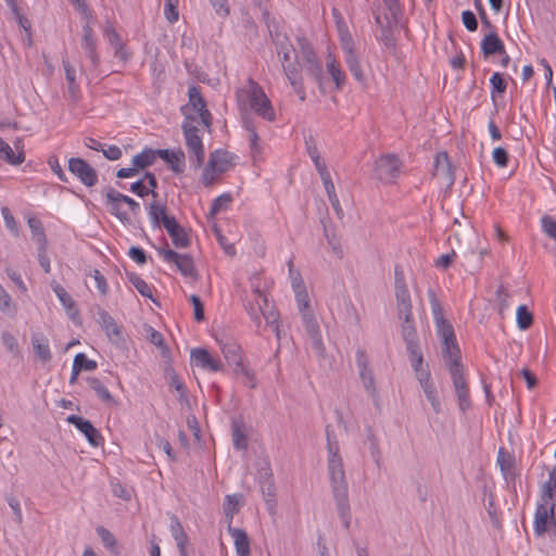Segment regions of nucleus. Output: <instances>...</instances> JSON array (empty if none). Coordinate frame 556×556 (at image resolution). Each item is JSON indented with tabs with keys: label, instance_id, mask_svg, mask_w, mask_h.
<instances>
[{
	"label": "nucleus",
	"instance_id": "nucleus-1",
	"mask_svg": "<svg viewBox=\"0 0 556 556\" xmlns=\"http://www.w3.org/2000/svg\"><path fill=\"white\" fill-rule=\"evenodd\" d=\"M327 448V469L336 501V506L343 527L348 530L351 525V508L349 502V486L345 477L343 458L337 435L330 425L325 428Z\"/></svg>",
	"mask_w": 556,
	"mask_h": 556
},
{
	"label": "nucleus",
	"instance_id": "nucleus-2",
	"mask_svg": "<svg viewBox=\"0 0 556 556\" xmlns=\"http://www.w3.org/2000/svg\"><path fill=\"white\" fill-rule=\"evenodd\" d=\"M396 312L401 323V336L406 349L419 346V338L413 316L410 293L401 265L394 267Z\"/></svg>",
	"mask_w": 556,
	"mask_h": 556
},
{
	"label": "nucleus",
	"instance_id": "nucleus-3",
	"mask_svg": "<svg viewBox=\"0 0 556 556\" xmlns=\"http://www.w3.org/2000/svg\"><path fill=\"white\" fill-rule=\"evenodd\" d=\"M181 114L185 119L181 124L185 142L190 153V161L195 168H200L203 165L205 159L204 146L202 138L199 136V129L193 125L197 122V116L188 114V105L180 108Z\"/></svg>",
	"mask_w": 556,
	"mask_h": 556
},
{
	"label": "nucleus",
	"instance_id": "nucleus-4",
	"mask_svg": "<svg viewBox=\"0 0 556 556\" xmlns=\"http://www.w3.org/2000/svg\"><path fill=\"white\" fill-rule=\"evenodd\" d=\"M243 96L249 99L251 109L258 116L268 122L275 121L276 114L270 100L265 94L263 88L251 77L248 79V87L237 91L239 103H241Z\"/></svg>",
	"mask_w": 556,
	"mask_h": 556
},
{
	"label": "nucleus",
	"instance_id": "nucleus-5",
	"mask_svg": "<svg viewBox=\"0 0 556 556\" xmlns=\"http://www.w3.org/2000/svg\"><path fill=\"white\" fill-rule=\"evenodd\" d=\"M300 54L303 61V67L307 75H309L317 84L320 89H323L324 84V75H323V66L317 59L315 50L307 38L298 37L296 38Z\"/></svg>",
	"mask_w": 556,
	"mask_h": 556
},
{
	"label": "nucleus",
	"instance_id": "nucleus-6",
	"mask_svg": "<svg viewBox=\"0 0 556 556\" xmlns=\"http://www.w3.org/2000/svg\"><path fill=\"white\" fill-rule=\"evenodd\" d=\"M157 253L163 257L166 263H173L177 269L185 277H190L194 280L199 278L194 262L191 255L180 254L172 249L159 248Z\"/></svg>",
	"mask_w": 556,
	"mask_h": 556
},
{
	"label": "nucleus",
	"instance_id": "nucleus-7",
	"mask_svg": "<svg viewBox=\"0 0 556 556\" xmlns=\"http://www.w3.org/2000/svg\"><path fill=\"white\" fill-rule=\"evenodd\" d=\"M428 296L438 337L441 339V341H446L456 337L452 324L444 317L443 307L438 300L435 292L429 289Z\"/></svg>",
	"mask_w": 556,
	"mask_h": 556
},
{
	"label": "nucleus",
	"instance_id": "nucleus-8",
	"mask_svg": "<svg viewBox=\"0 0 556 556\" xmlns=\"http://www.w3.org/2000/svg\"><path fill=\"white\" fill-rule=\"evenodd\" d=\"M356 365L364 389L372 397L375 405H378V392L376 389L374 372L369 366L368 357L363 349L356 351Z\"/></svg>",
	"mask_w": 556,
	"mask_h": 556
},
{
	"label": "nucleus",
	"instance_id": "nucleus-9",
	"mask_svg": "<svg viewBox=\"0 0 556 556\" xmlns=\"http://www.w3.org/2000/svg\"><path fill=\"white\" fill-rule=\"evenodd\" d=\"M68 170L88 188L96 186L98 182L97 170L81 157H71L68 160Z\"/></svg>",
	"mask_w": 556,
	"mask_h": 556
},
{
	"label": "nucleus",
	"instance_id": "nucleus-10",
	"mask_svg": "<svg viewBox=\"0 0 556 556\" xmlns=\"http://www.w3.org/2000/svg\"><path fill=\"white\" fill-rule=\"evenodd\" d=\"M555 502L547 505V502L541 503L536 506L534 514L533 531L536 536L543 535L555 523Z\"/></svg>",
	"mask_w": 556,
	"mask_h": 556
},
{
	"label": "nucleus",
	"instance_id": "nucleus-11",
	"mask_svg": "<svg viewBox=\"0 0 556 556\" xmlns=\"http://www.w3.org/2000/svg\"><path fill=\"white\" fill-rule=\"evenodd\" d=\"M456 393L458 407L465 413L471 406L469 387L464 378V367L448 370Z\"/></svg>",
	"mask_w": 556,
	"mask_h": 556
},
{
	"label": "nucleus",
	"instance_id": "nucleus-12",
	"mask_svg": "<svg viewBox=\"0 0 556 556\" xmlns=\"http://www.w3.org/2000/svg\"><path fill=\"white\" fill-rule=\"evenodd\" d=\"M66 421L75 426V428L85 435L90 445L98 447L103 444L104 439L101 432L91 424L90 420L78 415H70L67 416Z\"/></svg>",
	"mask_w": 556,
	"mask_h": 556
},
{
	"label": "nucleus",
	"instance_id": "nucleus-13",
	"mask_svg": "<svg viewBox=\"0 0 556 556\" xmlns=\"http://www.w3.org/2000/svg\"><path fill=\"white\" fill-rule=\"evenodd\" d=\"M301 315H302L303 326L312 341L313 349L317 352L318 355H324L325 346H324V342H323V337H321V332L319 329V324H318L313 311L304 312Z\"/></svg>",
	"mask_w": 556,
	"mask_h": 556
},
{
	"label": "nucleus",
	"instance_id": "nucleus-14",
	"mask_svg": "<svg viewBox=\"0 0 556 556\" xmlns=\"http://www.w3.org/2000/svg\"><path fill=\"white\" fill-rule=\"evenodd\" d=\"M253 292L255 294V306L266 320V324L273 327L277 338L279 339L280 333L278 324V312L275 311L274 307L269 305L268 298L264 292L260 291L258 289H255Z\"/></svg>",
	"mask_w": 556,
	"mask_h": 556
},
{
	"label": "nucleus",
	"instance_id": "nucleus-15",
	"mask_svg": "<svg viewBox=\"0 0 556 556\" xmlns=\"http://www.w3.org/2000/svg\"><path fill=\"white\" fill-rule=\"evenodd\" d=\"M401 161L394 154H387L381 156L376 162L377 176L382 181H390L400 172Z\"/></svg>",
	"mask_w": 556,
	"mask_h": 556
},
{
	"label": "nucleus",
	"instance_id": "nucleus-16",
	"mask_svg": "<svg viewBox=\"0 0 556 556\" xmlns=\"http://www.w3.org/2000/svg\"><path fill=\"white\" fill-rule=\"evenodd\" d=\"M98 324L108 336L109 340L115 344L119 343L122 338V328L114 318L104 308L97 306Z\"/></svg>",
	"mask_w": 556,
	"mask_h": 556
},
{
	"label": "nucleus",
	"instance_id": "nucleus-17",
	"mask_svg": "<svg viewBox=\"0 0 556 556\" xmlns=\"http://www.w3.org/2000/svg\"><path fill=\"white\" fill-rule=\"evenodd\" d=\"M433 175L445 181L446 187L451 188L455 181L454 166L452 165L446 152H439L434 160Z\"/></svg>",
	"mask_w": 556,
	"mask_h": 556
},
{
	"label": "nucleus",
	"instance_id": "nucleus-18",
	"mask_svg": "<svg viewBox=\"0 0 556 556\" xmlns=\"http://www.w3.org/2000/svg\"><path fill=\"white\" fill-rule=\"evenodd\" d=\"M81 48L90 60V68L96 70L100 64V56L97 52L96 36L89 23L83 26Z\"/></svg>",
	"mask_w": 556,
	"mask_h": 556
},
{
	"label": "nucleus",
	"instance_id": "nucleus-19",
	"mask_svg": "<svg viewBox=\"0 0 556 556\" xmlns=\"http://www.w3.org/2000/svg\"><path fill=\"white\" fill-rule=\"evenodd\" d=\"M191 362L197 367L210 369L211 371H220L223 364L219 359L214 358L204 348H194L190 352Z\"/></svg>",
	"mask_w": 556,
	"mask_h": 556
},
{
	"label": "nucleus",
	"instance_id": "nucleus-20",
	"mask_svg": "<svg viewBox=\"0 0 556 556\" xmlns=\"http://www.w3.org/2000/svg\"><path fill=\"white\" fill-rule=\"evenodd\" d=\"M480 47L484 59L505 53L504 42L495 31V27L488 29V34L482 38Z\"/></svg>",
	"mask_w": 556,
	"mask_h": 556
},
{
	"label": "nucleus",
	"instance_id": "nucleus-21",
	"mask_svg": "<svg viewBox=\"0 0 556 556\" xmlns=\"http://www.w3.org/2000/svg\"><path fill=\"white\" fill-rule=\"evenodd\" d=\"M442 342V356L446 362L447 369H456L464 367L462 364V352L457 343L456 337Z\"/></svg>",
	"mask_w": 556,
	"mask_h": 556
},
{
	"label": "nucleus",
	"instance_id": "nucleus-22",
	"mask_svg": "<svg viewBox=\"0 0 556 556\" xmlns=\"http://www.w3.org/2000/svg\"><path fill=\"white\" fill-rule=\"evenodd\" d=\"M165 230L172 239L175 248L186 249L191 244V239L186 229L177 222V219L165 220Z\"/></svg>",
	"mask_w": 556,
	"mask_h": 556
},
{
	"label": "nucleus",
	"instance_id": "nucleus-23",
	"mask_svg": "<svg viewBox=\"0 0 556 556\" xmlns=\"http://www.w3.org/2000/svg\"><path fill=\"white\" fill-rule=\"evenodd\" d=\"M281 65H282L285 75L288 78L293 90L299 96L300 100L304 101L306 98V94H305V90H304V86H303V78L301 75V71L299 70L296 63L282 62Z\"/></svg>",
	"mask_w": 556,
	"mask_h": 556
},
{
	"label": "nucleus",
	"instance_id": "nucleus-24",
	"mask_svg": "<svg viewBox=\"0 0 556 556\" xmlns=\"http://www.w3.org/2000/svg\"><path fill=\"white\" fill-rule=\"evenodd\" d=\"M157 157H161L163 161H165L174 173L180 174L184 172L186 156L181 149H178L177 151L157 149Z\"/></svg>",
	"mask_w": 556,
	"mask_h": 556
},
{
	"label": "nucleus",
	"instance_id": "nucleus-25",
	"mask_svg": "<svg viewBox=\"0 0 556 556\" xmlns=\"http://www.w3.org/2000/svg\"><path fill=\"white\" fill-rule=\"evenodd\" d=\"M51 288L65 308L68 317L72 320H76V318L79 316V311L77 309L73 298L68 294L64 287H62L56 281L51 282Z\"/></svg>",
	"mask_w": 556,
	"mask_h": 556
},
{
	"label": "nucleus",
	"instance_id": "nucleus-26",
	"mask_svg": "<svg viewBox=\"0 0 556 556\" xmlns=\"http://www.w3.org/2000/svg\"><path fill=\"white\" fill-rule=\"evenodd\" d=\"M228 532L233 539L237 556H251L250 539L245 530L228 525Z\"/></svg>",
	"mask_w": 556,
	"mask_h": 556
},
{
	"label": "nucleus",
	"instance_id": "nucleus-27",
	"mask_svg": "<svg viewBox=\"0 0 556 556\" xmlns=\"http://www.w3.org/2000/svg\"><path fill=\"white\" fill-rule=\"evenodd\" d=\"M166 210V205L161 204L156 201V199H153V201L149 205V216L153 227L160 228L161 226H163L165 228V220L176 219L175 216L168 215Z\"/></svg>",
	"mask_w": 556,
	"mask_h": 556
},
{
	"label": "nucleus",
	"instance_id": "nucleus-28",
	"mask_svg": "<svg viewBox=\"0 0 556 556\" xmlns=\"http://www.w3.org/2000/svg\"><path fill=\"white\" fill-rule=\"evenodd\" d=\"M271 40L276 47V51L278 55H281V63H288L290 61V53L294 51L292 43L289 38L285 34H280L279 31L269 30Z\"/></svg>",
	"mask_w": 556,
	"mask_h": 556
},
{
	"label": "nucleus",
	"instance_id": "nucleus-29",
	"mask_svg": "<svg viewBox=\"0 0 556 556\" xmlns=\"http://www.w3.org/2000/svg\"><path fill=\"white\" fill-rule=\"evenodd\" d=\"M222 352L229 366L237 369L243 364L242 349L236 342H226L222 345Z\"/></svg>",
	"mask_w": 556,
	"mask_h": 556
},
{
	"label": "nucleus",
	"instance_id": "nucleus-30",
	"mask_svg": "<svg viewBox=\"0 0 556 556\" xmlns=\"http://www.w3.org/2000/svg\"><path fill=\"white\" fill-rule=\"evenodd\" d=\"M112 191H116L114 188L112 187H105L103 189V193L105 195V205L109 207V211L112 215H114L121 223L123 224H130L131 220H130V217L128 215L127 212L125 211H122L121 208V204L124 203L123 201H112L110 200V193Z\"/></svg>",
	"mask_w": 556,
	"mask_h": 556
},
{
	"label": "nucleus",
	"instance_id": "nucleus-31",
	"mask_svg": "<svg viewBox=\"0 0 556 556\" xmlns=\"http://www.w3.org/2000/svg\"><path fill=\"white\" fill-rule=\"evenodd\" d=\"M21 143V139H17L14 142V147L17 150L16 152H14L13 149L7 143V146L0 152V157L10 165L22 164L25 161V153L23 149L20 147Z\"/></svg>",
	"mask_w": 556,
	"mask_h": 556
},
{
	"label": "nucleus",
	"instance_id": "nucleus-32",
	"mask_svg": "<svg viewBox=\"0 0 556 556\" xmlns=\"http://www.w3.org/2000/svg\"><path fill=\"white\" fill-rule=\"evenodd\" d=\"M384 20H386V26H382V29H381V33H380V36H379V40L384 45V47L391 52V53H395L396 51V39L393 35V29H392V23L394 25H396L394 23V18L389 15H384Z\"/></svg>",
	"mask_w": 556,
	"mask_h": 556
},
{
	"label": "nucleus",
	"instance_id": "nucleus-33",
	"mask_svg": "<svg viewBox=\"0 0 556 556\" xmlns=\"http://www.w3.org/2000/svg\"><path fill=\"white\" fill-rule=\"evenodd\" d=\"M344 54V61L351 72V74L354 76V78L359 81V83H364L365 81V74L362 70V66H361V62H359V56L358 54L355 52V49L354 50H349V51H344L343 52Z\"/></svg>",
	"mask_w": 556,
	"mask_h": 556
},
{
	"label": "nucleus",
	"instance_id": "nucleus-34",
	"mask_svg": "<svg viewBox=\"0 0 556 556\" xmlns=\"http://www.w3.org/2000/svg\"><path fill=\"white\" fill-rule=\"evenodd\" d=\"M157 154V149L144 148L140 153L132 157L131 163L139 169H146L155 163Z\"/></svg>",
	"mask_w": 556,
	"mask_h": 556
},
{
	"label": "nucleus",
	"instance_id": "nucleus-35",
	"mask_svg": "<svg viewBox=\"0 0 556 556\" xmlns=\"http://www.w3.org/2000/svg\"><path fill=\"white\" fill-rule=\"evenodd\" d=\"M208 160H214L217 174H223L232 164L233 155L226 150H215L210 154Z\"/></svg>",
	"mask_w": 556,
	"mask_h": 556
},
{
	"label": "nucleus",
	"instance_id": "nucleus-36",
	"mask_svg": "<svg viewBox=\"0 0 556 556\" xmlns=\"http://www.w3.org/2000/svg\"><path fill=\"white\" fill-rule=\"evenodd\" d=\"M31 344L34 348L35 355L41 362L47 363L52 358L49 342L46 337H33Z\"/></svg>",
	"mask_w": 556,
	"mask_h": 556
},
{
	"label": "nucleus",
	"instance_id": "nucleus-37",
	"mask_svg": "<svg viewBox=\"0 0 556 556\" xmlns=\"http://www.w3.org/2000/svg\"><path fill=\"white\" fill-rule=\"evenodd\" d=\"M27 224L31 231V238L37 243V245H48L46 231L41 220L37 217H29Z\"/></svg>",
	"mask_w": 556,
	"mask_h": 556
},
{
	"label": "nucleus",
	"instance_id": "nucleus-38",
	"mask_svg": "<svg viewBox=\"0 0 556 556\" xmlns=\"http://www.w3.org/2000/svg\"><path fill=\"white\" fill-rule=\"evenodd\" d=\"M149 341L160 350V354H161L162 358L165 359L166 363H170V361H172L170 349L165 343L163 334L160 331H157L153 328H150Z\"/></svg>",
	"mask_w": 556,
	"mask_h": 556
},
{
	"label": "nucleus",
	"instance_id": "nucleus-39",
	"mask_svg": "<svg viewBox=\"0 0 556 556\" xmlns=\"http://www.w3.org/2000/svg\"><path fill=\"white\" fill-rule=\"evenodd\" d=\"M326 67L336 85V89H341L345 83V75L331 53L328 55Z\"/></svg>",
	"mask_w": 556,
	"mask_h": 556
},
{
	"label": "nucleus",
	"instance_id": "nucleus-40",
	"mask_svg": "<svg viewBox=\"0 0 556 556\" xmlns=\"http://www.w3.org/2000/svg\"><path fill=\"white\" fill-rule=\"evenodd\" d=\"M87 382L89 387L96 392L97 396L108 404H115L114 397L112 396L109 389L96 377H88Z\"/></svg>",
	"mask_w": 556,
	"mask_h": 556
},
{
	"label": "nucleus",
	"instance_id": "nucleus-41",
	"mask_svg": "<svg viewBox=\"0 0 556 556\" xmlns=\"http://www.w3.org/2000/svg\"><path fill=\"white\" fill-rule=\"evenodd\" d=\"M188 112L190 111V108L198 112L204 108H206V101L203 98L201 93V88L199 86L192 85L188 89Z\"/></svg>",
	"mask_w": 556,
	"mask_h": 556
},
{
	"label": "nucleus",
	"instance_id": "nucleus-42",
	"mask_svg": "<svg viewBox=\"0 0 556 556\" xmlns=\"http://www.w3.org/2000/svg\"><path fill=\"white\" fill-rule=\"evenodd\" d=\"M126 276L129 282L136 288V290L144 298L151 299L153 302H156L153 298L151 287L136 273L126 271Z\"/></svg>",
	"mask_w": 556,
	"mask_h": 556
},
{
	"label": "nucleus",
	"instance_id": "nucleus-43",
	"mask_svg": "<svg viewBox=\"0 0 556 556\" xmlns=\"http://www.w3.org/2000/svg\"><path fill=\"white\" fill-rule=\"evenodd\" d=\"M242 498L241 494H232L227 495L223 505V509L225 513L226 518L228 519V525L231 526L232 518L235 514H237L240 509Z\"/></svg>",
	"mask_w": 556,
	"mask_h": 556
},
{
	"label": "nucleus",
	"instance_id": "nucleus-44",
	"mask_svg": "<svg viewBox=\"0 0 556 556\" xmlns=\"http://www.w3.org/2000/svg\"><path fill=\"white\" fill-rule=\"evenodd\" d=\"M96 531H97L98 535L100 536L103 545L110 551V553L115 556H118L119 548H118L115 535L102 526H99L96 529Z\"/></svg>",
	"mask_w": 556,
	"mask_h": 556
},
{
	"label": "nucleus",
	"instance_id": "nucleus-45",
	"mask_svg": "<svg viewBox=\"0 0 556 556\" xmlns=\"http://www.w3.org/2000/svg\"><path fill=\"white\" fill-rule=\"evenodd\" d=\"M264 501L267 505V508L270 513L275 510L276 507V486L274 480L271 481H263L260 484Z\"/></svg>",
	"mask_w": 556,
	"mask_h": 556
},
{
	"label": "nucleus",
	"instance_id": "nucleus-46",
	"mask_svg": "<svg viewBox=\"0 0 556 556\" xmlns=\"http://www.w3.org/2000/svg\"><path fill=\"white\" fill-rule=\"evenodd\" d=\"M169 386L179 393L178 402L180 404H189L187 388L173 368H169Z\"/></svg>",
	"mask_w": 556,
	"mask_h": 556
},
{
	"label": "nucleus",
	"instance_id": "nucleus-47",
	"mask_svg": "<svg viewBox=\"0 0 556 556\" xmlns=\"http://www.w3.org/2000/svg\"><path fill=\"white\" fill-rule=\"evenodd\" d=\"M556 496V465L552 468L548 475V480L543 484L542 488V500L547 502L551 500L554 502Z\"/></svg>",
	"mask_w": 556,
	"mask_h": 556
},
{
	"label": "nucleus",
	"instance_id": "nucleus-48",
	"mask_svg": "<svg viewBox=\"0 0 556 556\" xmlns=\"http://www.w3.org/2000/svg\"><path fill=\"white\" fill-rule=\"evenodd\" d=\"M517 326L520 330H527L533 324V315L527 307V305H520L516 313Z\"/></svg>",
	"mask_w": 556,
	"mask_h": 556
},
{
	"label": "nucleus",
	"instance_id": "nucleus-49",
	"mask_svg": "<svg viewBox=\"0 0 556 556\" xmlns=\"http://www.w3.org/2000/svg\"><path fill=\"white\" fill-rule=\"evenodd\" d=\"M490 85H491V98L494 100L496 94H502L506 91L507 83L504 78V76L495 72L492 74L490 78Z\"/></svg>",
	"mask_w": 556,
	"mask_h": 556
},
{
	"label": "nucleus",
	"instance_id": "nucleus-50",
	"mask_svg": "<svg viewBox=\"0 0 556 556\" xmlns=\"http://www.w3.org/2000/svg\"><path fill=\"white\" fill-rule=\"evenodd\" d=\"M169 520H170L169 530H170L172 536L174 538L175 542L189 539L179 518L175 514L169 515Z\"/></svg>",
	"mask_w": 556,
	"mask_h": 556
},
{
	"label": "nucleus",
	"instance_id": "nucleus-51",
	"mask_svg": "<svg viewBox=\"0 0 556 556\" xmlns=\"http://www.w3.org/2000/svg\"><path fill=\"white\" fill-rule=\"evenodd\" d=\"M110 194H111L110 200L123 201L125 204H127L132 215L137 216L141 212L140 204L137 201H135L132 198H130L126 194H123L118 191H112Z\"/></svg>",
	"mask_w": 556,
	"mask_h": 556
},
{
	"label": "nucleus",
	"instance_id": "nucleus-52",
	"mask_svg": "<svg viewBox=\"0 0 556 556\" xmlns=\"http://www.w3.org/2000/svg\"><path fill=\"white\" fill-rule=\"evenodd\" d=\"M232 441L236 450H247L248 438L238 422H233L232 425Z\"/></svg>",
	"mask_w": 556,
	"mask_h": 556
},
{
	"label": "nucleus",
	"instance_id": "nucleus-53",
	"mask_svg": "<svg viewBox=\"0 0 556 556\" xmlns=\"http://www.w3.org/2000/svg\"><path fill=\"white\" fill-rule=\"evenodd\" d=\"M421 389L424 390L427 400L431 403L434 413L439 414L441 412V403L433 382L421 386Z\"/></svg>",
	"mask_w": 556,
	"mask_h": 556
},
{
	"label": "nucleus",
	"instance_id": "nucleus-54",
	"mask_svg": "<svg viewBox=\"0 0 556 556\" xmlns=\"http://www.w3.org/2000/svg\"><path fill=\"white\" fill-rule=\"evenodd\" d=\"M62 63L65 71V78L68 85V90L72 94H74L78 90V85L76 84V71L67 60L63 59Z\"/></svg>",
	"mask_w": 556,
	"mask_h": 556
},
{
	"label": "nucleus",
	"instance_id": "nucleus-55",
	"mask_svg": "<svg viewBox=\"0 0 556 556\" xmlns=\"http://www.w3.org/2000/svg\"><path fill=\"white\" fill-rule=\"evenodd\" d=\"M413 370L419 371L424 367V355L420 346L406 349Z\"/></svg>",
	"mask_w": 556,
	"mask_h": 556
},
{
	"label": "nucleus",
	"instance_id": "nucleus-56",
	"mask_svg": "<svg viewBox=\"0 0 556 556\" xmlns=\"http://www.w3.org/2000/svg\"><path fill=\"white\" fill-rule=\"evenodd\" d=\"M130 191L135 193L136 195L140 198H144L149 194L152 195L153 199L159 198V193L156 191H153L152 189H148V187L144 185L143 178L138 179L137 181L132 182L130 185Z\"/></svg>",
	"mask_w": 556,
	"mask_h": 556
},
{
	"label": "nucleus",
	"instance_id": "nucleus-57",
	"mask_svg": "<svg viewBox=\"0 0 556 556\" xmlns=\"http://www.w3.org/2000/svg\"><path fill=\"white\" fill-rule=\"evenodd\" d=\"M305 148H306V152L309 155L311 160L313 161L314 165H317V164H320L324 162L320 157V153L316 146V141L312 135H308L307 137H305Z\"/></svg>",
	"mask_w": 556,
	"mask_h": 556
},
{
	"label": "nucleus",
	"instance_id": "nucleus-58",
	"mask_svg": "<svg viewBox=\"0 0 556 556\" xmlns=\"http://www.w3.org/2000/svg\"><path fill=\"white\" fill-rule=\"evenodd\" d=\"M232 201V197L230 193H223L216 199L213 200L211 208H210V215L214 216L218 214L224 207H226L228 204H230Z\"/></svg>",
	"mask_w": 556,
	"mask_h": 556
},
{
	"label": "nucleus",
	"instance_id": "nucleus-59",
	"mask_svg": "<svg viewBox=\"0 0 556 556\" xmlns=\"http://www.w3.org/2000/svg\"><path fill=\"white\" fill-rule=\"evenodd\" d=\"M73 364L80 370L92 371L97 369L98 364L96 361L89 359L85 353H78L74 357Z\"/></svg>",
	"mask_w": 556,
	"mask_h": 556
},
{
	"label": "nucleus",
	"instance_id": "nucleus-60",
	"mask_svg": "<svg viewBox=\"0 0 556 556\" xmlns=\"http://www.w3.org/2000/svg\"><path fill=\"white\" fill-rule=\"evenodd\" d=\"M217 173L215 167V161L208 160L206 166L204 167L202 175H201V182L205 187H210L215 181V174Z\"/></svg>",
	"mask_w": 556,
	"mask_h": 556
},
{
	"label": "nucleus",
	"instance_id": "nucleus-61",
	"mask_svg": "<svg viewBox=\"0 0 556 556\" xmlns=\"http://www.w3.org/2000/svg\"><path fill=\"white\" fill-rule=\"evenodd\" d=\"M164 14L166 20L169 23H175L178 21L179 12H178V3L179 0H164Z\"/></svg>",
	"mask_w": 556,
	"mask_h": 556
},
{
	"label": "nucleus",
	"instance_id": "nucleus-62",
	"mask_svg": "<svg viewBox=\"0 0 556 556\" xmlns=\"http://www.w3.org/2000/svg\"><path fill=\"white\" fill-rule=\"evenodd\" d=\"M236 375H242L244 380L243 384L250 389H254L256 387V378L254 372L248 368L244 364H242L237 369H233Z\"/></svg>",
	"mask_w": 556,
	"mask_h": 556
},
{
	"label": "nucleus",
	"instance_id": "nucleus-63",
	"mask_svg": "<svg viewBox=\"0 0 556 556\" xmlns=\"http://www.w3.org/2000/svg\"><path fill=\"white\" fill-rule=\"evenodd\" d=\"M497 464L502 472L508 471L514 469L515 458L509 454L506 455L504 448L501 447L497 454Z\"/></svg>",
	"mask_w": 556,
	"mask_h": 556
},
{
	"label": "nucleus",
	"instance_id": "nucleus-64",
	"mask_svg": "<svg viewBox=\"0 0 556 556\" xmlns=\"http://www.w3.org/2000/svg\"><path fill=\"white\" fill-rule=\"evenodd\" d=\"M543 231L551 238L556 239V220L549 216L544 215L541 219Z\"/></svg>",
	"mask_w": 556,
	"mask_h": 556
}]
</instances>
